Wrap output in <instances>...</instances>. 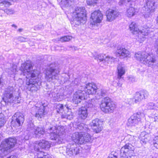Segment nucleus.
<instances>
[{
  "mask_svg": "<svg viewBox=\"0 0 158 158\" xmlns=\"http://www.w3.org/2000/svg\"><path fill=\"white\" fill-rule=\"evenodd\" d=\"M33 66L30 62L22 64L20 68L21 75L26 76V84L27 88L32 91H37L41 85V81L38 78L39 73L36 70H33Z\"/></svg>",
  "mask_w": 158,
  "mask_h": 158,
  "instance_id": "f257e3e1",
  "label": "nucleus"
},
{
  "mask_svg": "<svg viewBox=\"0 0 158 158\" xmlns=\"http://www.w3.org/2000/svg\"><path fill=\"white\" fill-rule=\"evenodd\" d=\"M86 11L85 8L83 7H77L76 8L73 13V20L71 24L74 26H78L80 24L85 23L87 20Z\"/></svg>",
  "mask_w": 158,
  "mask_h": 158,
  "instance_id": "f03ea898",
  "label": "nucleus"
},
{
  "mask_svg": "<svg viewBox=\"0 0 158 158\" xmlns=\"http://www.w3.org/2000/svg\"><path fill=\"white\" fill-rule=\"evenodd\" d=\"M17 143L15 138L9 137L3 141L0 145V158H3L9 153Z\"/></svg>",
  "mask_w": 158,
  "mask_h": 158,
  "instance_id": "7ed1b4c3",
  "label": "nucleus"
},
{
  "mask_svg": "<svg viewBox=\"0 0 158 158\" xmlns=\"http://www.w3.org/2000/svg\"><path fill=\"white\" fill-rule=\"evenodd\" d=\"M81 87V86H80ZM82 93L85 95L86 94H96L95 97L96 99H99L102 98V96L106 95V91L103 89H101L100 90H98V93L97 92L98 89L96 86L91 83H89L87 84L85 86H81Z\"/></svg>",
  "mask_w": 158,
  "mask_h": 158,
  "instance_id": "20e7f679",
  "label": "nucleus"
},
{
  "mask_svg": "<svg viewBox=\"0 0 158 158\" xmlns=\"http://www.w3.org/2000/svg\"><path fill=\"white\" fill-rule=\"evenodd\" d=\"M135 55L137 60L149 66L153 65L156 61L155 57L153 54H149L145 52H139Z\"/></svg>",
  "mask_w": 158,
  "mask_h": 158,
  "instance_id": "39448f33",
  "label": "nucleus"
},
{
  "mask_svg": "<svg viewBox=\"0 0 158 158\" xmlns=\"http://www.w3.org/2000/svg\"><path fill=\"white\" fill-rule=\"evenodd\" d=\"M129 28L131 32L133 34H138L139 41L142 43L145 39V36L148 35L150 32V28H148L139 30L138 25L135 22H132L129 26Z\"/></svg>",
  "mask_w": 158,
  "mask_h": 158,
  "instance_id": "423d86ee",
  "label": "nucleus"
},
{
  "mask_svg": "<svg viewBox=\"0 0 158 158\" xmlns=\"http://www.w3.org/2000/svg\"><path fill=\"white\" fill-rule=\"evenodd\" d=\"M135 148L131 143H127L120 149L121 158H136L134 152Z\"/></svg>",
  "mask_w": 158,
  "mask_h": 158,
  "instance_id": "0eeeda50",
  "label": "nucleus"
},
{
  "mask_svg": "<svg viewBox=\"0 0 158 158\" xmlns=\"http://www.w3.org/2000/svg\"><path fill=\"white\" fill-rule=\"evenodd\" d=\"M60 72L58 65L55 63H52L47 69L46 75L48 79L51 81L54 79H57Z\"/></svg>",
  "mask_w": 158,
  "mask_h": 158,
  "instance_id": "6e6552de",
  "label": "nucleus"
},
{
  "mask_svg": "<svg viewBox=\"0 0 158 158\" xmlns=\"http://www.w3.org/2000/svg\"><path fill=\"white\" fill-rule=\"evenodd\" d=\"M100 106L103 112L111 113L115 108V105L109 97H106L102 100Z\"/></svg>",
  "mask_w": 158,
  "mask_h": 158,
  "instance_id": "1a4fd4ad",
  "label": "nucleus"
},
{
  "mask_svg": "<svg viewBox=\"0 0 158 158\" xmlns=\"http://www.w3.org/2000/svg\"><path fill=\"white\" fill-rule=\"evenodd\" d=\"M4 98H6L8 101L9 99L12 100L19 103L20 100L18 93L15 91L13 87L9 86L6 89L4 94Z\"/></svg>",
  "mask_w": 158,
  "mask_h": 158,
  "instance_id": "9d476101",
  "label": "nucleus"
},
{
  "mask_svg": "<svg viewBox=\"0 0 158 158\" xmlns=\"http://www.w3.org/2000/svg\"><path fill=\"white\" fill-rule=\"evenodd\" d=\"M143 114L140 112H137L131 116L128 119L127 123V126H135L140 122L142 118L143 117Z\"/></svg>",
  "mask_w": 158,
  "mask_h": 158,
  "instance_id": "9b49d317",
  "label": "nucleus"
},
{
  "mask_svg": "<svg viewBox=\"0 0 158 158\" xmlns=\"http://www.w3.org/2000/svg\"><path fill=\"white\" fill-rule=\"evenodd\" d=\"M156 0H148L147 1L146 5L143 7V10L147 15L149 16L157 7V5L156 4Z\"/></svg>",
  "mask_w": 158,
  "mask_h": 158,
  "instance_id": "f8f14e48",
  "label": "nucleus"
},
{
  "mask_svg": "<svg viewBox=\"0 0 158 158\" xmlns=\"http://www.w3.org/2000/svg\"><path fill=\"white\" fill-rule=\"evenodd\" d=\"M24 121V116L21 113H16L12 117L11 125L15 127L22 126Z\"/></svg>",
  "mask_w": 158,
  "mask_h": 158,
  "instance_id": "ddd939ff",
  "label": "nucleus"
},
{
  "mask_svg": "<svg viewBox=\"0 0 158 158\" xmlns=\"http://www.w3.org/2000/svg\"><path fill=\"white\" fill-rule=\"evenodd\" d=\"M50 134V138L52 140H54L58 141L59 139V136L61 134V132H60L59 129L55 126H52L50 124L49 128L47 129Z\"/></svg>",
  "mask_w": 158,
  "mask_h": 158,
  "instance_id": "4468645a",
  "label": "nucleus"
},
{
  "mask_svg": "<svg viewBox=\"0 0 158 158\" xmlns=\"http://www.w3.org/2000/svg\"><path fill=\"white\" fill-rule=\"evenodd\" d=\"M102 14L99 10H96L92 13L91 19L93 21L91 22L92 25H95L97 23H101L102 19Z\"/></svg>",
  "mask_w": 158,
  "mask_h": 158,
  "instance_id": "2eb2a0df",
  "label": "nucleus"
},
{
  "mask_svg": "<svg viewBox=\"0 0 158 158\" xmlns=\"http://www.w3.org/2000/svg\"><path fill=\"white\" fill-rule=\"evenodd\" d=\"M149 95L148 92L145 90H143L139 92H136L134 97L135 103L141 101L147 98Z\"/></svg>",
  "mask_w": 158,
  "mask_h": 158,
  "instance_id": "dca6fc26",
  "label": "nucleus"
},
{
  "mask_svg": "<svg viewBox=\"0 0 158 158\" xmlns=\"http://www.w3.org/2000/svg\"><path fill=\"white\" fill-rule=\"evenodd\" d=\"M81 89V88H79V89L73 94L72 100L73 103L75 104L80 102L81 100L86 98L85 95L82 93V90Z\"/></svg>",
  "mask_w": 158,
  "mask_h": 158,
  "instance_id": "f3484780",
  "label": "nucleus"
},
{
  "mask_svg": "<svg viewBox=\"0 0 158 158\" xmlns=\"http://www.w3.org/2000/svg\"><path fill=\"white\" fill-rule=\"evenodd\" d=\"M79 148L77 147L75 143H73L72 145L69 144L68 145V148H66V153L69 156H71L79 154Z\"/></svg>",
  "mask_w": 158,
  "mask_h": 158,
  "instance_id": "a211bd4d",
  "label": "nucleus"
},
{
  "mask_svg": "<svg viewBox=\"0 0 158 158\" xmlns=\"http://www.w3.org/2000/svg\"><path fill=\"white\" fill-rule=\"evenodd\" d=\"M106 15L107 20L111 22L118 16L119 13L116 10L109 9L106 11Z\"/></svg>",
  "mask_w": 158,
  "mask_h": 158,
  "instance_id": "6ab92c4d",
  "label": "nucleus"
},
{
  "mask_svg": "<svg viewBox=\"0 0 158 158\" xmlns=\"http://www.w3.org/2000/svg\"><path fill=\"white\" fill-rule=\"evenodd\" d=\"M83 136V133L76 132L72 135L71 137L72 140L76 144H82L83 143V141L82 140L81 138Z\"/></svg>",
  "mask_w": 158,
  "mask_h": 158,
  "instance_id": "aec40b11",
  "label": "nucleus"
},
{
  "mask_svg": "<svg viewBox=\"0 0 158 158\" xmlns=\"http://www.w3.org/2000/svg\"><path fill=\"white\" fill-rule=\"evenodd\" d=\"M99 119L96 118L93 120L90 123L91 127H92V129L96 133H98L101 131V128L99 124Z\"/></svg>",
  "mask_w": 158,
  "mask_h": 158,
  "instance_id": "412c9836",
  "label": "nucleus"
},
{
  "mask_svg": "<svg viewBox=\"0 0 158 158\" xmlns=\"http://www.w3.org/2000/svg\"><path fill=\"white\" fill-rule=\"evenodd\" d=\"M78 118L79 119L84 120L88 116L87 110L86 107H82L79 108Z\"/></svg>",
  "mask_w": 158,
  "mask_h": 158,
  "instance_id": "4be33fe9",
  "label": "nucleus"
},
{
  "mask_svg": "<svg viewBox=\"0 0 158 158\" xmlns=\"http://www.w3.org/2000/svg\"><path fill=\"white\" fill-rule=\"evenodd\" d=\"M33 132L36 138H41L44 135L45 131L43 127H37L34 130Z\"/></svg>",
  "mask_w": 158,
  "mask_h": 158,
  "instance_id": "5701e85b",
  "label": "nucleus"
},
{
  "mask_svg": "<svg viewBox=\"0 0 158 158\" xmlns=\"http://www.w3.org/2000/svg\"><path fill=\"white\" fill-rule=\"evenodd\" d=\"M51 144L49 142L44 140H41L39 142L37 145L36 147H39V148L44 149L45 150H47L50 147Z\"/></svg>",
  "mask_w": 158,
  "mask_h": 158,
  "instance_id": "b1692460",
  "label": "nucleus"
},
{
  "mask_svg": "<svg viewBox=\"0 0 158 158\" xmlns=\"http://www.w3.org/2000/svg\"><path fill=\"white\" fill-rule=\"evenodd\" d=\"M117 52L124 58L127 57L129 55V52L125 48L121 46H118L117 48Z\"/></svg>",
  "mask_w": 158,
  "mask_h": 158,
  "instance_id": "393cba45",
  "label": "nucleus"
},
{
  "mask_svg": "<svg viewBox=\"0 0 158 158\" xmlns=\"http://www.w3.org/2000/svg\"><path fill=\"white\" fill-rule=\"evenodd\" d=\"M45 108V106L42 105V106H40L37 111L36 112L35 116L38 119L44 117V115L46 114V112L44 110Z\"/></svg>",
  "mask_w": 158,
  "mask_h": 158,
  "instance_id": "a878e982",
  "label": "nucleus"
},
{
  "mask_svg": "<svg viewBox=\"0 0 158 158\" xmlns=\"http://www.w3.org/2000/svg\"><path fill=\"white\" fill-rule=\"evenodd\" d=\"M49 96L50 98H52L53 100L55 101H60L63 98V96L60 95V94L56 93L55 92L50 93Z\"/></svg>",
  "mask_w": 158,
  "mask_h": 158,
  "instance_id": "bb28decb",
  "label": "nucleus"
},
{
  "mask_svg": "<svg viewBox=\"0 0 158 158\" xmlns=\"http://www.w3.org/2000/svg\"><path fill=\"white\" fill-rule=\"evenodd\" d=\"M81 138L83 141V143L86 142L91 143L93 141L92 136L86 132L83 134V136Z\"/></svg>",
  "mask_w": 158,
  "mask_h": 158,
  "instance_id": "cd10ccee",
  "label": "nucleus"
},
{
  "mask_svg": "<svg viewBox=\"0 0 158 158\" xmlns=\"http://www.w3.org/2000/svg\"><path fill=\"white\" fill-rule=\"evenodd\" d=\"M77 131L79 130L80 131L79 132H82L83 134L89 131V129L87 128V126L83 123H81L77 125Z\"/></svg>",
  "mask_w": 158,
  "mask_h": 158,
  "instance_id": "c85d7f7f",
  "label": "nucleus"
},
{
  "mask_svg": "<svg viewBox=\"0 0 158 158\" xmlns=\"http://www.w3.org/2000/svg\"><path fill=\"white\" fill-rule=\"evenodd\" d=\"M56 109L57 113H60L61 112V111L63 110H65L67 109L68 110L69 108V105L66 104L64 106L62 104H58L56 105Z\"/></svg>",
  "mask_w": 158,
  "mask_h": 158,
  "instance_id": "c756f323",
  "label": "nucleus"
},
{
  "mask_svg": "<svg viewBox=\"0 0 158 158\" xmlns=\"http://www.w3.org/2000/svg\"><path fill=\"white\" fill-rule=\"evenodd\" d=\"M112 57H110L104 54H100L98 56V58L100 61H104L107 62L109 61L110 59H112Z\"/></svg>",
  "mask_w": 158,
  "mask_h": 158,
  "instance_id": "7c9ffc66",
  "label": "nucleus"
},
{
  "mask_svg": "<svg viewBox=\"0 0 158 158\" xmlns=\"http://www.w3.org/2000/svg\"><path fill=\"white\" fill-rule=\"evenodd\" d=\"M118 71V78L120 79L122 76L124 74L125 71L124 68L121 65L119 64L117 67Z\"/></svg>",
  "mask_w": 158,
  "mask_h": 158,
  "instance_id": "2f4dec72",
  "label": "nucleus"
},
{
  "mask_svg": "<svg viewBox=\"0 0 158 158\" xmlns=\"http://www.w3.org/2000/svg\"><path fill=\"white\" fill-rule=\"evenodd\" d=\"M61 2L62 4L65 7L70 6L74 3V1L71 0H62Z\"/></svg>",
  "mask_w": 158,
  "mask_h": 158,
  "instance_id": "473e14b6",
  "label": "nucleus"
},
{
  "mask_svg": "<svg viewBox=\"0 0 158 158\" xmlns=\"http://www.w3.org/2000/svg\"><path fill=\"white\" fill-rule=\"evenodd\" d=\"M34 149L35 150H36L39 152L37 154V158H44V156L46 157V156L44 155V153L41 151H40V148H39V147H36V145L35 146Z\"/></svg>",
  "mask_w": 158,
  "mask_h": 158,
  "instance_id": "72a5a7b5",
  "label": "nucleus"
},
{
  "mask_svg": "<svg viewBox=\"0 0 158 158\" xmlns=\"http://www.w3.org/2000/svg\"><path fill=\"white\" fill-rule=\"evenodd\" d=\"M135 12L134 8L131 7L127 10V15L129 17H131L135 15Z\"/></svg>",
  "mask_w": 158,
  "mask_h": 158,
  "instance_id": "f704fd0d",
  "label": "nucleus"
},
{
  "mask_svg": "<svg viewBox=\"0 0 158 158\" xmlns=\"http://www.w3.org/2000/svg\"><path fill=\"white\" fill-rule=\"evenodd\" d=\"M35 129L33 123L31 121H29L27 124V130L29 131H31L32 132H34V130Z\"/></svg>",
  "mask_w": 158,
  "mask_h": 158,
  "instance_id": "c9c22d12",
  "label": "nucleus"
},
{
  "mask_svg": "<svg viewBox=\"0 0 158 158\" xmlns=\"http://www.w3.org/2000/svg\"><path fill=\"white\" fill-rule=\"evenodd\" d=\"M72 83L75 85H78V86H79V87L78 88H80L81 89V87L80 86H84V85H81V80L79 78H75V79L72 81Z\"/></svg>",
  "mask_w": 158,
  "mask_h": 158,
  "instance_id": "e433bc0d",
  "label": "nucleus"
},
{
  "mask_svg": "<svg viewBox=\"0 0 158 158\" xmlns=\"http://www.w3.org/2000/svg\"><path fill=\"white\" fill-rule=\"evenodd\" d=\"M72 37L69 36H66L61 37L60 39V41L62 42H68L72 39Z\"/></svg>",
  "mask_w": 158,
  "mask_h": 158,
  "instance_id": "4c0bfd02",
  "label": "nucleus"
},
{
  "mask_svg": "<svg viewBox=\"0 0 158 158\" xmlns=\"http://www.w3.org/2000/svg\"><path fill=\"white\" fill-rule=\"evenodd\" d=\"M118 154L117 153L112 152L109 155L107 158H118Z\"/></svg>",
  "mask_w": 158,
  "mask_h": 158,
  "instance_id": "58836bf2",
  "label": "nucleus"
},
{
  "mask_svg": "<svg viewBox=\"0 0 158 158\" xmlns=\"http://www.w3.org/2000/svg\"><path fill=\"white\" fill-rule=\"evenodd\" d=\"M98 1V0H87V3L88 5L94 6Z\"/></svg>",
  "mask_w": 158,
  "mask_h": 158,
  "instance_id": "ea45409f",
  "label": "nucleus"
},
{
  "mask_svg": "<svg viewBox=\"0 0 158 158\" xmlns=\"http://www.w3.org/2000/svg\"><path fill=\"white\" fill-rule=\"evenodd\" d=\"M153 145L155 147L158 149V135L156 136L154 139Z\"/></svg>",
  "mask_w": 158,
  "mask_h": 158,
  "instance_id": "a19ab883",
  "label": "nucleus"
},
{
  "mask_svg": "<svg viewBox=\"0 0 158 158\" xmlns=\"http://www.w3.org/2000/svg\"><path fill=\"white\" fill-rule=\"evenodd\" d=\"M61 117L63 118H67V119L69 120H70L73 118V116L72 114H63L62 115Z\"/></svg>",
  "mask_w": 158,
  "mask_h": 158,
  "instance_id": "79ce46f5",
  "label": "nucleus"
},
{
  "mask_svg": "<svg viewBox=\"0 0 158 158\" xmlns=\"http://www.w3.org/2000/svg\"><path fill=\"white\" fill-rule=\"evenodd\" d=\"M155 104L152 102H149L147 105V108L149 109H155Z\"/></svg>",
  "mask_w": 158,
  "mask_h": 158,
  "instance_id": "37998d69",
  "label": "nucleus"
},
{
  "mask_svg": "<svg viewBox=\"0 0 158 158\" xmlns=\"http://www.w3.org/2000/svg\"><path fill=\"white\" fill-rule=\"evenodd\" d=\"M2 11L6 13L7 15L12 14L14 13L13 10L11 9L5 10H2Z\"/></svg>",
  "mask_w": 158,
  "mask_h": 158,
  "instance_id": "c03bdc74",
  "label": "nucleus"
},
{
  "mask_svg": "<svg viewBox=\"0 0 158 158\" xmlns=\"http://www.w3.org/2000/svg\"><path fill=\"white\" fill-rule=\"evenodd\" d=\"M18 40L21 42H25L27 41V39L26 38L23 36H19L18 37Z\"/></svg>",
  "mask_w": 158,
  "mask_h": 158,
  "instance_id": "a18cd8bd",
  "label": "nucleus"
},
{
  "mask_svg": "<svg viewBox=\"0 0 158 158\" xmlns=\"http://www.w3.org/2000/svg\"><path fill=\"white\" fill-rule=\"evenodd\" d=\"M134 98H130L128 99V103L130 105H131L134 103Z\"/></svg>",
  "mask_w": 158,
  "mask_h": 158,
  "instance_id": "49530a36",
  "label": "nucleus"
},
{
  "mask_svg": "<svg viewBox=\"0 0 158 158\" xmlns=\"http://www.w3.org/2000/svg\"><path fill=\"white\" fill-rule=\"evenodd\" d=\"M42 26L40 25H38L35 27V29L37 30H39L42 28Z\"/></svg>",
  "mask_w": 158,
  "mask_h": 158,
  "instance_id": "de8ad7c7",
  "label": "nucleus"
},
{
  "mask_svg": "<svg viewBox=\"0 0 158 158\" xmlns=\"http://www.w3.org/2000/svg\"><path fill=\"white\" fill-rule=\"evenodd\" d=\"M127 1L128 3H129V4L132 6V5L133 4V3H134L135 1V0H127Z\"/></svg>",
  "mask_w": 158,
  "mask_h": 158,
  "instance_id": "09e8293b",
  "label": "nucleus"
},
{
  "mask_svg": "<svg viewBox=\"0 0 158 158\" xmlns=\"http://www.w3.org/2000/svg\"><path fill=\"white\" fill-rule=\"evenodd\" d=\"M129 81H131L132 82H133L135 81V79L134 78L132 77H130L129 78Z\"/></svg>",
  "mask_w": 158,
  "mask_h": 158,
  "instance_id": "8fccbe9b",
  "label": "nucleus"
},
{
  "mask_svg": "<svg viewBox=\"0 0 158 158\" xmlns=\"http://www.w3.org/2000/svg\"><path fill=\"white\" fill-rule=\"evenodd\" d=\"M125 0H120L119 2V4L120 5H122L123 4L125 3Z\"/></svg>",
  "mask_w": 158,
  "mask_h": 158,
  "instance_id": "3c124183",
  "label": "nucleus"
},
{
  "mask_svg": "<svg viewBox=\"0 0 158 158\" xmlns=\"http://www.w3.org/2000/svg\"><path fill=\"white\" fill-rule=\"evenodd\" d=\"M30 137L29 135H27L24 136V139L25 140H27L29 139Z\"/></svg>",
  "mask_w": 158,
  "mask_h": 158,
  "instance_id": "603ef678",
  "label": "nucleus"
},
{
  "mask_svg": "<svg viewBox=\"0 0 158 158\" xmlns=\"http://www.w3.org/2000/svg\"><path fill=\"white\" fill-rule=\"evenodd\" d=\"M155 46L157 48L158 47V38L156 40L155 43Z\"/></svg>",
  "mask_w": 158,
  "mask_h": 158,
  "instance_id": "864d4df0",
  "label": "nucleus"
},
{
  "mask_svg": "<svg viewBox=\"0 0 158 158\" xmlns=\"http://www.w3.org/2000/svg\"><path fill=\"white\" fill-rule=\"evenodd\" d=\"M88 107H92L93 106V104L91 103H89L88 104Z\"/></svg>",
  "mask_w": 158,
  "mask_h": 158,
  "instance_id": "5fc2aeb1",
  "label": "nucleus"
},
{
  "mask_svg": "<svg viewBox=\"0 0 158 158\" xmlns=\"http://www.w3.org/2000/svg\"><path fill=\"white\" fill-rule=\"evenodd\" d=\"M156 108H158V104H155L154 109H156Z\"/></svg>",
  "mask_w": 158,
  "mask_h": 158,
  "instance_id": "6e6d98bb",
  "label": "nucleus"
},
{
  "mask_svg": "<svg viewBox=\"0 0 158 158\" xmlns=\"http://www.w3.org/2000/svg\"><path fill=\"white\" fill-rule=\"evenodd\" d=\"M12 27H15V28L16 29V28H17V26L16 25H15V24H12Z\"/></svg>",
  "mask_w": 158,
  "mask_h": 158,
  "instance_id": "4d7b16f0",
  "label": "nucleus"
},
{
  "mask_svg": "<svg viewBox=\"0 0 158 158\" xmlns=\"http://www.w3.org/2000/svg\"><path fill=\"white\" fill-rule=\"evenodd\" d=\"M23 31V29L22 28H19L18 30V31L19 32H22Z\"/></svg>",
  "mask_w": 158,
  "mask_h": 158,
  "instance_id": "13d9d810",
  "label": "nucleus"
},
{
  "mask_svg": "<svg viewBox=\"0 0 158 158\" xmlns=\"http://www.w3.org/2000/svg\"><path fill=\"white\" fill-rule=\"evenodd\" d=\"M156 23L157 24H158V16L157 17L156 19Z\"/></svg>",
  "mask_w": 158,
  "mask_h": 158,
  "instance_id": "bf43d9fd",
  "label": "nucleus"
},
{
  "mask_svg": "<svg viewBox=\"0 0 158 158\" xmlns=\"http://www.w3.org/2000/svg\"><path fill=\"white\" fill-rule=\"evenodd\" d=\"M7 158H15V157L13 156H10L9 157H8Z\"/></svg>",
  "mask_w": 158,
  "mask_h": 158,
  "instance_id": "052dcab7",
  "label": "nucleus"
},
{
  "mask_svg": "<svg viewBox=\"0 0 158 158\" xmlns=\"http://www.w3.org/2000/svg\"><path fill=\"white\" fill-rule=\"evenodd\" d=\"M141 142H142L144 144L146 143V142H145V141H142V140H141Z\"/></svg>",
  "mask_w": 158,
  "mask_h": 158,
  "instance_id": "680f3d73",
  "label": "nucleus"
},
{
  "mask_svg": "<svg viewBox=\"0 0 158 158\" xmlns=\"http://www.w3.org/2000/svg\"><path fill=\"white\" fill-rule=\"evenodd\" d=\"M94 101V99H91V102H93V101Z\"/></svg>",
  "mask_w": 158,
  "mask_h": 158,
  "instance_id": "e2e57ef3",
  "label": "nucleus"
},
{
  "mask_svg": "<svg viewBox=\"0 0 158 158\" xmlns=\"http://www.w3.org/2000/svg\"><path fill=\"white\" fill-rule=\"evenodd\" d=\"M157 50L156 51V52L157 54H158V47L157 48Z\"/></svg>",
  "mask_w": 158,
  "mask_h": 158,
  "instance_id": "0e129e2a",
  "label": "nucleus"
},
{
  "mask_svg": "<svg viewBox=\"0 0 158 158\" xmlns=\"http://www.w3.org/2000/svg\"><path fill=\"white\" fill-rule=\"evenodd\" d=\"M71 48H74V49H75V50H76V49H75V48L74 46L71 47Z\"/></svg>",
  "mask_w": 158,
  "mask_h": 158,
  "instance_id": "69168bd1",
  "label": "nucleus"
},
{
  "mask_svg": "<svg viewBox=\"0 0 158 158\" xmlns=\"http://www.w3.org/2000/svg\"><path fill=\"white\" fill-rule=\"evenodd\" d=\"M0 16L1 17H2V15H0Z\"/></svg>",
  "mask_w": 158,
  "mask_h": 158,
  "instance_id": "338daca9",
  "label": "nucleus"
},
{
  "mask_svg": "<svg viewBox=\"0 0 158 158\" xmlns=\"http://www.w3.org/2000/svg\"><path fill=\"white\" fill-rule=\"evenodd\" d=\"M93 21L92 20H91V21ZM93 22V21H92V22ZM91 22H91V23L92 24V23Z\"/></svg>",
  "mask_w": 158,
  "mask_h": 158,
  "instance_id": "774afa93",
  "label": "nucleus"
}]
</instances>
